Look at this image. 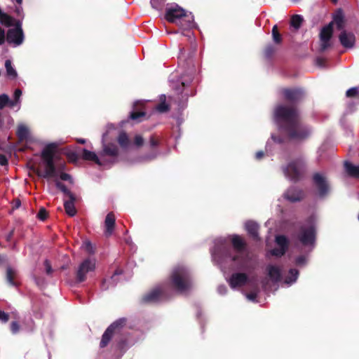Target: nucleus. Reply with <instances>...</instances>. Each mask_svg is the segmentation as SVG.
<instances>
[{
    "label": "nucleus",
    "instance_id": "nucleus-58",
    "mask_svg": "<svg viewBox=\"0 0 359 359\" xmlns=\"http://www.w3.org/2000/svg\"><path fill=\"white\" fill-rule=\"evenodd\" d=\"M157 144H158L157 140H156L153 137H151L150 139L151 147H154L157 146Z\"/></svg>",
    "mask_w": 359,
    "mask_h": 359
},
{
    "label": "nucleus",
    "instance_id": "nucleus-43",
    "mask_svg": "<svg viewBox=\"0 0 359 359\" xmlns=\"http://www.w3.org/2000/svg\"><path fill=\"white\" fill-rule=\"evenodd\" d=\"M22 95V91L20 89H16L14 92V102L15 104H18L20 101V97Z\"/></svg>",
    "mask_w": 359,
    "mask_h": 359
},
{
    "label": "nucleus",
    "instance_id": "nucleus-46",
    "mask_svg": "<svg viewBox=\"0 0 359 359\" xmlns=\"http://www.w3.org/2000/svg\"><path fill=\"white\" fill-rule=\"evenodd\" d=\"M146 102L147 101H144V100H138V101H136L135 102H134V104H133L134 110L139 109V108L142 109V107L144 104V103Z\"/></svg>",
    "mask_w": 359,
    "mask_h": 359
},
{
    "label": "nucleus",
    "instance_id": "nucleus-61",
    "mask_svg": "<svg viewBox=\"0 0 359 359\" xmlns=\"http://www.w3.org/2000/svg\"><path fill=\"white\" fill-rule=\"evenodd\" d=\"M13 235V231H11V232H10V233L6 236V241H9L11 239V238H12Z\"/></svg>",
    "mask_w": 359,
    "mask_h": 359
},
{
    "label": "nucleus",
    "instance_id": "nucleus-59",
    "mask_svg": "<svg viewBox=\"0 0 359 359\" xmlns=\"http://www.w3.org/2000/svg\"><path fill=\"white\" fill-rule=\"evenodd\" d=\"M264 156V152L262 151H257L255 154V157L257 159L259 160Z\"/></svg>",
    "mask_w": 359,
    "mask_h": 359
},
{
    "label": "nucleus",
    "instance_id": "nucleus-39",
    "mask_svg": "<svg viewBox=\"0 0 359 359\" xmlns=\"http://www.w3.org/2000/svg\"><path fill=\"white\" fill-rule=\"evenodd\" d=\"M82 248L89 253L93 252V246L90 241H85L82 245Z\"/></svg>",
    "mask_w": 359,
    "mask_h": 359
},
{
    "label": "nucleus",
    "instance_id": "nucleus-48",
    "mask_svg": "<svg viewBox=\"0 0 359 359\" xmlns=\"http://www.w3.org/2000/svg\"><path fill=\"white\" fill-rule=\"evenodd\" d=\"M0 320L6 323L8 320V315L4 311H0Z\"/></svg>",
    "mask_w": 359,
    "mask_h": 359
},
{
    "label": "nucleus",
    "instance_id": "nucleus-35",
    "mask_svg": "<svg viewBox=\"0 0 359 359\" xmlns=\"http://www.w3.org/2000/svg\"><path fill=\"white\" fill-rule=\"evenodd\" d=\"M16 274V271L12 269L11 267H8L6 271V280L7 282L13 286L15 285V283L14 282V278Z\"/></svg>",
    "mask_w": 359,
    "mask_h": 359
},
{
    "label": "nucleus",
    "instance_id": "nucleus-33",
    "mask_svg": "<svg viewBox=\"0 0 359 359\" xmlns=\"http://www.w3.org/2000/svg\"><path fill=\"white\" fill-rule=\"evenodd\" d=\"M303 17L299 15H294L292 17L290 20V25L295 29H298L303 22Z\"/></svg>",
    "mask_w": 359,
    "mask_h": 359
},
{
    "label": "nucleus",
    "instance_id": "nucleus-44",
    "mask_svg": "<svg viewBox=\"0 0 359 359\" xmlns=\"http://www.w3.org/2000/svg\"><path fill=\"white\" fill-rule=\"evenodd\" d=\"M245 296L248 300L253 302H256L257 292H253L248 293V294H245Z\"/></svg>",
    "mask_w": 359,
    "mask_h": 359
},
{
    "label": "nucleus",
    "instance_id": "nucleus-7",
    "mask_svg": "<svg viewBox=\"0 0 359 359\" xmlns=\"http://www.w3.org/2000/svg\"><path fill=\"white\" fill-rule=\"evenodd\" d=\"M170 284L173 290L183 293L188 291L192 285L191 273L189 269L178 265L173 268L170 274Z\"/></svg>",
    "mask_w": 359,
    "mask_h": 359
},
{
    "label": "nucleus",
    "instance_id": "nucleus-57",
    "mask_svg": "<svg viewBox=\"0 0 359 359\" xmlns=\"http://www.w3.org/2000/svg\"><path fill=\"white\" fill-rule=\"evenodd\" d=\"M271 140L276 143H281L283 142V139L276 137L273 134L271 135Z\"/></svg>",
    "mask_w": 359,
    "mask_h": 359
},
{
    "label": "nucleus",
    "instance_id": "nucleus-21",
    "mask_svg": "<svg viewBox=\"0 0 359 359\" xmlns=\"http://www.w3.org/2000/svg\"><path fill=\"white\" fill-rule=\"evenodd\" d=\"M303 192L295 187H290L284 194V198L290 202L300 201L303 198Z\"/></svg>",
    "mask_w": 359,
    "mask_h": 359
},
{
    "label": "nucleus",
    "instance_id": "nucleus-34",
    "mask_svg": "<svg viewBox=\"0 0 359 359\" xmlns=\"http://www.w3.org/2000/svg\"><path fill=\"white\" fill-rule=\"evenodd\" d=\"M5 67L6 69V73L8 76L14 79L17 76V72L15 69L12 66V62L10 60H7L5 62Z\"/></svg>",
    "mask_w": 359,
    "mask_h": 359
},
{
    "label": "nucleus",
    "instance_id": "nucleus-31",
    "mask_svg": "<svg viewBox=\"0 0 359 359\" xmlns=\"http://www.w3.org/2000/svg\"><path fill=\"white\" fill-rule=\"evenodd\" d=\"M118 142L122 148H127L130 141L126 133H120L118 135Z\"/></svg>",
    "mask_w": 359,
    "mask_h": 359
},
{
    "label": "nucleus",
    "instance_id": "nucleus-29",
    "mask_svg": "<svg viewBox=\"0 0 359 359\" xmlns=\"http://www.w3.org/2000/svg\"><path fill=\"white\" fill-rule=\"evenodd\" d=\"M54 182L55 187L59 189L67 198H73V194L57 178L52 179Z\"/></svg>",
    "mask_w": 359,
    "mask_h": 359
},
{
    "label": "nucleus",
    "instance_id": "nucleus-14",
    "mask_svg": "<svg viewBox=\"0 0 359 359\" xmlns=\"http://www.w3.org/2000/svg\"><path fill=\"white\" fill-rule=\"evenodd\" d=\"M21 26V21L18 20L15 23V27L9 29L7 32V41L9 43L13 44L14 46H20L23 42L24 34Z\"/></svg>",
    "mask_w": 359,
    "mask_h": 359
},
{
    "label": "nucleus",
    "instance_id": "nucleus-17",
    "mask_svg": "<svg viewBox=\"0 0 359 359\" xmlns=\"http://www.w3.org/2000/svg\"><path fill=\"white\" fill-rule=\"evenodd\" d=\"M230 287L235 290L245 285L249 280L248 276L244 273H234L226 278Z\"/></svg>",
    "mask_w": 359,
    "mask_h": 359
},
{
    "label": "nucleus",
    "instance_id": "nucleus-25",
    "mask_svg": "<svg viewBox=\"0 0 359 359\" xmlns=\"http://www.w3.org/2000/svg\"><path fill=\"white\" fill-rule=\"evenodd\" d=\"M106 231L105 233L107 236H110L114 230V226L115 224V217L113 213L110 212L107 214L104 221Z\"/></svg>",
    "mask_w": 359,
    "mask_h": 359
},
{
    "label": "nucleus",
    "instance_id": "nucleus-11",
    "mask_svg": "<svg viewBox=\"0 0 359 359\" xmlns=\"http://www.w3.org/2000/svg\"><path fill=\"white\" fill-rule=\"evenodd\" d=\"M334 24L338 29H342L344 27V17L341 12L337 13L333 19V21L327 26L324 27L320 33V50L325 51L328 47L330 46V40L332 36L333 29L332 25Z\"/></svg>",
    "mask_w": 359,
    "mask_h": 359
},
{
    "label": "nucleus",
    "instance_id": "nucleus-55",
    "mask_svg": "<svg viewBox=\"0 0 359 359\" xmlns=\"http://www.w3.org/2000/svg\"><path fill=\"white\" fill-rule=\"evenodd\" d=\"M5 41V31L0 27V45L3 44Z\"/></svg>",
    "mask_w": 359,
    "mask_h": 359
},
{
    "label": "nucleus",
    "instance_id": "nucleus-15",
    "mask_svg": "<svg viewBox=\"0 0 359 359\" xmlns=\"http://www.w3.org/2000/svg\"><path fill=\"white\" fill-rule=\"evenodd\" d=\"M167 298L166 287L164 285L154 288L149 292L146 294L142 301L145 303H156Z\"/></svg>",
    "mask_w": 359,
    "mask_h": 359
},
{
    "label": "nucleus",
    "instance_id": "nucleus-38",
    "mask_svg": "<svg viewBox=\"0 0 359 359\" xmlns=\"http://www.w3.org/2000/svg\"><path fill=\"white\" fill-rule=\"evenodd\" d=\"M359 95V90L356 88H351L346 91L347 97H353Z\"/></svg>",
    "mask_w": 359,
    "mask_h": 359
},
{
    "label": "nucleus",
    "instance_id": "nucleus-64",
    "mask_svg": "<svg viewBox=\"0 0 359 359\" xmlns=\"http://www.w3.org/2000/svg\"><path fill=\"white\" fill-rule=\"evenodd\" d=\"M16 1L17 4H18L19 5H21L22 4V0H15Z\"/></svg>",
    "mask_w": 359,
    "mask_h": 359
},
{
    "label": "nucleus",
    "instance_id": "nucleus-53",
    "mask_svg": "<svg viewBox=\"0 0 359 359\" xmlns=\"http://www.w3.org/2000/svg\"><path fill=\"white\" fill-rule=\"evenodd\" d=\"M272 36H273V41H274L275 43H280V41H281V36H280V34H279V32H278V33H277V34H273V35H272Z\"/></svg>",
    "mask_w": 359,
    "mask_h": 359
},
{
    "label": "nucleus",
    "instance_id": "nucleus-37",
    "mask_svg": "<svg viewBox=\"0 0 359 359\" xmlns=\"http://www.w3.org/2000/svg\"><path fill=\"white\" fill-rule=\"evenodd\" d=\"M145 116V112L144 111H132L130 114V118L133 120H137L140 121V118Z\"/></svg>",
    "mask_w": 359,
    "mask_h": 359
},
{
    "label": "nucleus",
    "instance_id": "nucleus-32",
    "mask_svg": "<svg viewBox=\"0 0 359 359\" xmlns=\"http://www.w3.org/2000/svg\"><path fill=\"white\" fill-rule=\"evenodd\" d=\"M6 105L13 107L15 106V102L10 100L7 95L2 94L0 95V109H3Z\"/></svg>",
    "mask_w": 359,
    "mask_h": 359
},
{
    "label": "nucleus",
    "instance_id": "nucleus-23",
    "mask_svg": "<svg viewBox=\"0 0 359 359\" xmlns=\"http://www.w3.org/2000/svg\"><path fill=\"white\" fill-rule=\"evenodd\" d=\"M76 201V197L73 194V198L65 199L64 201V207L67 214L71 217L74 216L76 213V210L74 206V202Z\"/></svg>",
    "mask_w": 359,
    "mask_h": 359
},
{
    "label": "nucleus",
    "instance_id": "nucleus-62",
    "mask_svg": "<svg viewBox=\"0 0 359 359\" xmlns=\"http://www.w3.org/2000/svg\"><path fill=\"white\" fill-rule=\"evenodd\" d=\"M184 49H180V58L182 60L184 57Z\"/></svg>",
    "mask_w": 359,
    "mask_h": 359
},
{
    "label": "nucleus",
    "instance_id": "nucleus-52",
    "mask_svg": "<svg viewBox=\"0 0 359 359\" xmlns=\"http://www.w3.org/2000/svg\"><path fill=\"white\" fill-rule=\"evenodd\" d=\"M68 158L72 161H75L78 159V155L74 152H70L67 154Z\"/></svg>",
    "mask_w": 359,
    "mask_h": 359
},
{
    "label": "nucleus",
    "instance_id": "nucleus-22",
    "mask_svg": "<svg viewBox=\"0 0 359 359\" xmlns=\"http://www.w3.org/2000/svg\"><path fill=\"white\" fill-rule=\"evenodd\" d=\"M122 273V270H116L114 275L110 278L109 280H104L101 285V288L103 290H108L110 287H114L117 283L116 278L118 276Z\"/></svg>",
    "mask_w": 359,
    "mask_h": 359
},
{
    "label": "nucleus",
    "instance_id": "nucleus-9",
    "mask_svg": "<svg viewBox=\"0 0 359 359\" xmlns=\"http://www.w3.org/2000/svg\"><path fill=\"white\" fill-rule=\"evenodd\" d=\"M316 221L315 215L311 216L306 222L300 226L297 238L302 245L313 250L316 241Z\"/></svg>",
    "mask_w": 359,
    "mask_h": 359
},
{
    "label": "nucleus",
    "instance_id": "nucleus-56",
    "mask_svg": "<svg viewBox=\"0 0 359 359\" xmlns=\"http://www.w3.org/2000/svg\"><path fill=\"white\" fill-rule=\"evenodd\" d=\"M15 12L18 17H23L22 15V8L20 5L16 6Z\"/></svg>",
    "mask_w": 359,
    "mask_h": 359
},
{
    "label": "nucleus",
    "instance_id": "nucleus-2",
    "mask_svg": "<svg viewBox=\"0 0 359 359\" xmlns=\"http://www.w3.org/2000/svg\"><path fill=\"white\" fill-rule=\"evenodd\" d=\"M274 119L281 133L291 140H302L312 133V129L301 122L299 111L294 107L278 105L274 109Z\"/></svg>",
    "mask_w": 359,
    "mask_h": 359
},
{
    "label": "nucleus",
    "instance_id": "nucleus-28",
    "mask_svg": "<svg viewBox=\"0 0 359 359\" xmlns=\"http://www.w3.org/2000/svg\"><path fill=\"white\" fill-rule=\"evenodd\" d=\"M17 135L21 141L27 140L29 135L28 128L23 124L20 125L17 130Z\"/></svg>",
    "mask_w": 359,
    "mask_h": 359
},
{
    "label": "nucleus",
    "instance_id": "nucleus-45",
    "mask_svg": "<svg viewBox=\"0 0 359 359\" xmlns=\"http://www.w3.org/2000/svg\"><path fill=\"white\" fill-rule=\"evenodd\" d=\"M306 262V259L304 256H299L296 259V264L299 266H302Z\"/></svg>",
    "mask_w": 359,
    "mask_h": 359
},
{
    "label": "nucleus",
    "instance_id": "nucleus-16",
    "mask_svg": "<svg viewBox=\"0 0 359 359\" xmlns=\"http://www.w3.org/2000/svg\"><path fill=\"white\" fill-rule=\"evenodd\" d=\"M313 184L318 190V194L320 197L325 196L329 191V183L326 177L319 172H316L313 176Z\"/></svg>",
    "mask_w": 359,
    "mask_h": 359
},
{
    "label": "nucleus",
    "instance_id": "nucleus-50",
    "mask_svg": "<svg viewBox=\"0 0 359 359\" xmlns=\"http://www.w3.org/2000/svg\"><path fill=\"white\" fill-rule=\"evenodd\" d=\"M316 64L320 67H325V60L322 57H318L316 59Z\"/></svg>",
    "mask_w": 359,
    "mask_h": 359
},
{
    "label": "nucleus",
    "instance_id": "nucleus-6",
    "mask_svg": "<svg viewBox=\"0 0 359 359\" xmlns=\"http://www.w3.org/2000/svg\"><path fill=\"white\" fill-rule=\"evenodd\" d=\"M165 19L184 29H191L196 27L192 13L186 11L176 4L167 5Z\"/></svg>",
    "mask_w": 359,
    "mask_h": 359
},
{
    "label": "nucleus",
    "instance_id": "nucleus-20",
    "mask_svg": "<svg viewBox=\"0 0 359 359\" xmlns=\"http://www.w3.org/2000/svg\"><path fill=\"white\" fill-rule=\"evenodd\" d=\"M339 41L344 47L352 48L355 41V35L351 32L343 31L339 35Z\"/></svg>",
    "mask_w": 359,
    "mask_h": 359
},
{
    "label": "nucleus",
    "instance_id": "nucleus-60",
    "mask_svg": "<svg viewBox=\"0 0 359 359\" xmlns=\"http://www.w3.org/2000/svg\"><path fill=\"white\" fill-rule=\"evenodd\" d=\"M278 33L277 25H274L272 28V35Z\"/></svg>",
    "mask_w": 359,
    "mask_h": 359
},
{
    "label": "nucleus",
    "instance_id": "nucleus-51",
    "mask_svg": "<svg viewBox=\"0 0 359 359\" xmlns=\"http://www.w3.org/2000/svg\"><path fill=\"white\" fill-rule=\"evenodd\" d=\"M44 265L46 267V271L48 274H50L52 273V268L48 260H46L44 262Z\"/></svg>",
    "mask_w": 359,
    "mask_h": 359
},
{
    "label": "nucleus",
    "instance_id": "nucleus-42",
    "mask_svg": "<svg viewBox=\"0 0 359 359\" xmlns=\"http://www.w3.org/2000/svg\"><path fill=\"white\" fill-rule=\"evenodd\" d=\"M275 49L272 46H268L265 49V55L267 57H270L274 53Z\"/></svg>",
    "mask_w": 359,
    "mask_h": 359
},
{
    "label": "nucleus",
    "instance_id": "nucleus-3",
    "mask_svg": "<svg viewBox=\"0 0 359 359\" xmlns=\"http://www.w3.org/2000/svg\"><path fill=\"white\" fill-rule=\"evenodd\" d=\"M116 136V128L113 124L107 126V132L102 138V151L97 156L95 152L87 149L83 150L82 157L86 161H93L101 166L110 167L118 160V149L114 143L108 141L114 140Z\"/></svg>",
    "mask_w": 359,
    "mask_h": 359
},
{
    "label": "nucleus",
    "instance_id": "nucleus-4",
    "mask_svg": "<svg viewBox=\"0 0 359 359\" xmlns=\"http://www.w3.org/2000/svg\"><path fill=\"white\" fill-rule=\"evenodd\" d=\"M58 146V143L52 142L48 144L43 148L41 151V162L37 169V175L39 177L47 180L57 178L72 183L71 175L64 172L65 169V164L56 165L54 163V153Z\"/></svg>",
    "mask_w": 359,
    "mask_h": 359
},
{
    "label": "nucleus",
    "instance_id": "nucleus-27",
    "mask_svg": "<svg viewBox=\"0 0 359 359\" xmlns=\"http://www.w3.org/2000/svg\"><path fill=\"white\" fill-rule=\"evenodd\" d=\"M161 103L155 107V110L160 112L164 113L169 110V105L166 103V97L165 95H161L159 97Z\"/></svg>",
    "mask_w": 359,
    "mask_h": 359
},
{
    "label": "nucleus",
    "instance_id": "nucleus-1",
    "mask_svg": "<svg viewBox=\"0 0 359 359\" xmlns=\"http://www.w3.org/2000/svg\"><path fill=\"white\" fill-rule=\"evenodd\" d=\"M231 242L233 248L227 243L226 238L215 239L214 247L211 250L212 261L219 265L222 270L227 267L233 270L245 269L247 264L245 243L243 238L237 235L232 236Z\"/></svg>",
    "mask_w": 359,
    "mask_h": 359
},
{
    "label": "nucleus",
    "instance_id": "nucleus-8",
    "mask_svg": "<svg viewBox=\"0 0 359 359\" xmlns=\"http://www.w3.org/2000/svg\"><path fill=\"white\" fill-rule=\"evenodd\" d=\"M266 270L272 282L275 283H280L287 286H290L294 283L299 276V271L295 269H290L288 274L285 276L283 267L277 264H269Z\"/></svg>",
    "mask_w": 359,
    "mask_h": 359
},
{
    "label": "nucleus",
    "instance_id": "nucleus-5",
    "mask_svg": "<svg viewBox=\"0 0 359 359\" xmlns=\"http://www.w3.org/2000/svg\"><path fill=\"white\" fill-rule=\"evenodd\" d=\"M125 325V318H120L111 324L102 336L100 347H106L111 339L116 337V348L119 350L121 353H124L130 346L127 339L120 336Z\"/></svg>",
    "mask_w": 359,
    "mask_h": 359
},
{
    "label": "nucleus",
    "instance_id": "nucleus-26",
    "mask_svg": "<svg viewBox=\"0 0 359 359\" xmlns=\"http://www.w3.org/2000/svg\"><path fill=\"white\" fill-rule=\"evenodd\" d=\"M344 168L349 176L359 178V165H355L350 162L346 161L344 163Z\"/></svg>",
    "mask_w": 359,
    "mask_h": 359
},
{
    "label": "nucleus",
    "instance_id": "nucleus-10",
    "mask_svg": "<svg viewBox=\"0 0 359 359\" xmlns=\"http://www.w3.org/2000/svg\"><path fill=\"white\" fill-rule=\"evenodd\" d=\"M193 81L192 74H183L178 81L179 85H173L172 87L177 94V97H171L175 102L177 103L179 108H183L188 100L189 96L194 95V93L189 88V84Z\"/></svg>",
    "mask_w": 359,
    "mask_h": 359
},
{
    "label": "nucleus",
    "instance_id": "nucleus-18",
    "mask_svg": "<svg viewBox=\"0 0 359 359\" xmlns=\"http://www.w3.org/2000/svg\"><path fill=\"white\" fill-rule=\"evenodd\" d=\"M276 243L278 248H275L270 251V254L276 257L283 256L288 247V241L285 236L279 235L276 237Z\"/></svg>",
    "mask_w": 359,
    "mask_h": 359
},
{
    "label": "nucleus",
    "instance_id": "nucleus-24",
    "mask_svg": "<svg viewBox=\"0 0 359 359\" xmlns=\"http://www.w3.org/2000/svg\"><path fill=\"white\" fill-rule=\"evenodd\" d=\"M245 229L249 233V235L254 239L257 240L259 238L258 236V224L252 221H248L245 223Z\"/></svg>",
    "mask_w": 359,
    "mask_h": 359
},
{
    "label": "nucleus",
    "instance_id": "nucleus-40",
    "mask_svg": "<svg viewBox=\"0 0 359 359\" xmlns=\"http://www.w3.org/2000/svg\"><path fill=\"white\" fill-rule=\"evenodd\" d=\"M37 216L39 219L43 221L47 218L48 213L44 208H41Z\"/></svg>",
    "mask_w": 359,
    "mask_h": 359
},
{
    "label": "nucleus",
    "instance_id": "nucleus-19",
    "mask_svg": "<svg viewBox=\"0 0 359 359\" xmlns=\"http://www.w3.org/2000/svg\"><path fill=\"white\" fill-rule=\"evenodd\" d=\"M283 94L285 98L290 102H296L302 99L303 97V91L299 88L284 89Z\"/></svg>",
    "mask_w": 359,
    "mask_h": 359
},
{
    "label": "nucleus",
    "instance_id": "nucleus-63",
    "mask_svg": "<svg viewBox=\"0 0 359 359\" xmlns=\"http://www.w3.org/2000/svg\"><path fill=\"white\" fill-rule=\"evenodd\" d=\"M78 142L81 144H84L86 142V140L84 139H79Z\"/></svg>",
    "mask_w": 359,
    "mask_h": 359
},
{
    "label": "nucleus",
    "instance_id": "nucleus-12",
    "mask_svg": "<svg viewBox=\"0 0 359 359\" xmlns=\"http://www.w3.org/2000/svg\"><path fill=\"white\" fill-rule=\"evenodd\" d=\"M282 169L286 178L290 181L296 182L300 180L304 172L305 163L303 158H299L283 167Z\"/></svg>",
    "mask_w": 359,
    "mask_h": 359
},
{
    "label": "nucleus",
    "instance_id": "nucleus-13",
    "mask_svg": "<svg viewBox=\"0 0 359 359\" xmlns=\"http://www.w3.org/2000/svg\"><path fill=\"white\" fill-rule=\"evenodd\" d=\"M95 269V260L88 258L84 259L78 266L76 271V279L78 283L84 282L90 273Z\"/></svg>",
    "mask_w": 359,
    "mask_h": 359
},
{
    "label": "nucleus",
    "instance_id": "nucleus-54",
    "mask_svg": "<svg viewBox=\"0 0 359 359\" xmlns=\"http://www.w3.org/2000/svg\"><path fill=\"white\" fill-rule=\"evenodd\" d=\"M8 163V159L5 155L0 154V165H6Z\"/></svg>",
    "mask_w": 359,
    "mask_h": 359
},
{
    "label": "nucleus",
    "instance_id": "nucleus-49",
    "mask_svg": "<svg viewBox=\"0 0 359 359\" xmlns=\"http://www.w3.org/2000/svg\"><path fill=\"white\" fill-rule=\"evenodd\" d=\"M226 291H227V287L224 285H219L217 287L218 293L222 295L225 294L226 293Z\"/></svg>",
    "mask_w": 359,
    "mask_h": 359
},
{
    "label": "nucleus",
    "instance_id": "nucleus-41",
    "mask_svg": "<svg viewBox=\"0 0 359 359\" xmlns=\"http://www.w3.org/2000/svg\"><path fill=\"white\" fill-rule=\"evenodd\" d=\"M11 332L13 333V334H16L18 332V331L20 330V325L19 324L14 321V322H12L11 324Z\"/></svg>",
    "mask_w": 359,
    "mask_h": 359
},
{
    "label": "nucleus",
    "instance_id": "nucleus-30",
    "mask_svg": "<svg viewBox=\"0 0 359 359\" xmlns=\"http://www.w3.org/2000/svg\"><path fill=\"white\" fill-rule=\"evenodd\" d=\"M14 19L11 18V16L8 15L7 14L3 13L1 10L0 9V23L7 26L10 27L11 26L14 22Z\"/></svg>",
    "mask_w": 359,
    "mask_h": 359
},
{
    "label": "nucleus",
    "instance_id": "nucleus-47",
    "mask_svg": "<svg viewBox=\"0 0 359 359\" xmlns=\"http://www.w3.org/2000/svg\"><path fill=\"white\" fill-rule=\"evenodd\" d=\"M144 140L142 136L140 135H136L135 137V144L137 147L142 146L143 144Z\"/></svg>",
    "mask_w": 359,
    "mask_h": 359
},
{
    "label": "nucleus",
    "instance_id": "nucleus-36",
    "mask_svg": "<svg viewBox=\"0 0 359 359\" xmlns=\"http://www.w3.org/2000/svg\"><path fill=\"white\" fill-rule=\"evenodd\" d=\"M165 0H151L150 3L151 6L155 9H161Z\"/></svg>",
    "mask_w": 359,
    "mask_h": 359
}]
</instances>
